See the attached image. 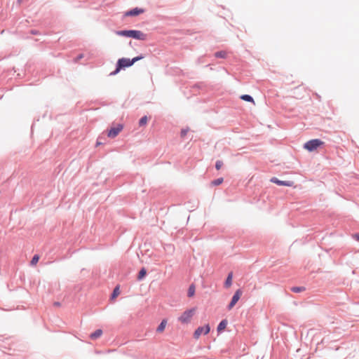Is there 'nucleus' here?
I'll return each instance as SVG.
<instances>
[{"label":"nucleus","instance_id":"nucleus-12","mask_svg":"<svg viewBox=\"0 0 359 359\" xmlns=\"http://www.w3.org/2000/svg\"><path fill=\"white\" fill-rule=\"evenodd\" d=\"M102 334V330L101 329H98L95 330L93 333H91V339H96L100 337Z\"/></svg>","mask_w":359,"mask_h":359},{"label":"nucleus","instance_id":"nucleus-19","mask_svg":"<svg viewBox=\"0 0 359 359\" xmlns=\"http://www.w3.org/2000/svg\"><path fill=\"white\" fill-rule=\"evenodd\" d=\"M148 118L146 116L142 117L139 121V125L140 126H145L147 123Z\"/></svg>","mask_w":359,"mask_h":359},{"label":"nucleus","instance_id":"nucleus-22","mask_svg":"<svg viewBox=\"0 0 359 359\" xmlns=\"http://www.w3.org/2000/svg\"><path fill=\"white\" fill-rule=\"evenodd\" d=\"M223 165V162L222 161H217L215 164V168L217 170H220L222 166Z\"/></svg>","mask_w":359,"mask_h":359},{"label":"nucleus","instance_id":"nucleus-7","mask_svg":"<svg viewBox=\"0 0 359 359\" xmlns=\"http://www.w3.org/2000/svg\"><path fill=\"white\" fill-rule=\"evenodd\" d=\"M123 129V126L121 124L117 125L116 127L111 128L108 131V137H115Z\"/></svg>","mask_w":359,"mask_h":359},{"label":"nucleus","instance_id":"nucleus-24","mask_svg":"<svg viewBox=\"0 0 359 359\" xmlns=\"http://www.w3.org/2000/svg\"><path fill=\"white\" fill-rule=\"evenodd\" d=\"M187 130H182L181 131V136L184 137L187 135Z\"/></svg>","mask_w":359,"mask_h":359},{"label":"nucleus","instance_id":"nucleus-1","mask_svg":"<svg viewBox=\"0 0 359 359\" xmlns=\"http://www.w3.org/2000/svg\"><path fill=\"white\" fill-rule=\"evenodd\" d=\"M116 34L119 36L132 37L142 41L147 39V34L139 30L118 31L116 32Z\"/></svg>","mask_w":359,"mask_h":359},{"label":"nucleus","instance_id":"nucleus-9","mask_svg":"<svg viewBox=\"0 0 359 359\" xmlns=\"http://www.w3.org/2000/svg\"><path fill=\"white\" fill-rule=\"evenodd\" d=\"M144 9L135 8L126 13L127 16H136L144 13Z\"/></svg>","mask_w":359,"mask_h":359},{"label":"nucleus","instance_id":"nucleus-20","mask_svg":"<svg viewBox=\"0 0 359 359\" xmlns=\"http://www.w3.org/2000/svg\"><path fill=\"white\" fill-rule=\"evenodd\" d=\"M39 256L38 255H34L30 262L31 265L36 264V263L39 262Z\"/></svg>","mask_w":359,"mask_h":359},{"label":"nucleus","instance_id":"nucleus-16","mask_svg":"<svg viewBox=\"0 0 359 359\" xmlns=\"http://www.w3.org/2000/svg\"><path fill=\"white\" fill-rule=\"evenodd\" d=\"M241 98L243 100H245V101H247V102H254L253 98L250 95H243L241 96Z\"/></svg>","mask_w":359,"mask_h":359},{"label":"nucleus","instance_id":"nucleus-21","mask_svg":"<svg viewBox=\"0 0 359 359\" xmlns=\"http://www.w3.org/2000/svg\"><path fill=\"white\" fill-rule=\"evenodd\" d=\"M146 273H147L146 269L144 268L140 270V271L139 272L138 279L140 280V279L143 278L145 276Z\"/></svg>","mask_w":359,"mask_h":359},{"label":"nucleus","instance_id":"nucleus-11","mask_svg":"<svg viewBox=\"0 0 359 359\" xmlns=\"http://www.w3.org/2000/svg\"><path fill=\"white\" fill-rule=\"evenodd\" d=\"M232 279H233V273L232 272H230L229 274H228V276L226 278V280L224 283V286L226 287H231V285H232Z\"/></svg>","mask_w":359,"mask_h":359},{"label":"nucleus","instance_id":"nucleus-8","mask_svg":"<svg viewBox=\"0 0 359 359\" xmlns=\"http://www.w3.org/2000/svg\"><path fill=\"white\" fill-rule=\"evenodd\" d=\"M271 182L279 185V186H286V187H292L294 182L292 181H281L276 177H273L271 180Z\"/></svg>","mask_w":359,"mask_h":359},{"label":"nucleus","instance_id":"nucleus-10","mask_svg":"<svg viewBox=\"0 0 359 359\" xmlns=\"http://www.w3.org/2000/svg\"><path fill=\"white\" fill-rule=\"evenodd\" d=\"M166 325H167V320L166 319H163L161 323H160V325L158 326L157 329H156V332H158V333H162L165 327H166Z\"/></svg>","mask_w":359,"mask_h":359},{"label":"nucleus","instance_id":"nucleus-23","mask_svg":"<svg viewBox=\"0 0 359 359\" xmlns=\"http://www.w3.org/2000/svg\"><path fill=\"white\" fill-rule=\"evenodd\" d=\"M291 290L294 292H299L303 291L304 288L303 287H294Z\"/></svg>","mask_w":359,"mask_h":359},{"label":"nucleus","instance_id":"nucleus-25","mask_svg":"<svg viewBox=\"0 0 359 359\" xmlns=\"http://www.w3.org/2000/svg\"><path fill=\"white\" fill-rule=\"evenodd\" d=\"M83 57V55L82 54H79L76 58H75V62H77L79 61L80 59H81Z\"/></svg>","mask_w":359,"mask_h":359},{"label":"nucleus","instance_id":"nucleus-27","mask_svg":"<svg viewBox=\"0 0 359 359\" xmlns=\"http://www.w3.org/2000/svg\"><path fill=\"white\" fill-rule=\"evenodd\" d=\"M358 241H359V234L355 236Z\"/></svg>","mask_w":359,"mask_h":359},{"label":"nucleus","instance_id":"nucleus-13","mask_svg":"<svg viewBox=\"0 0 359 359\" xmlns=\"http://www.w3.org/2000/svg\"><path fill=\"white\" fill-rule=\"evenodd\" d=\"M226 325H227L226 320H222L219 323V324L218 325L217 331L221 332V331L224 330L226 328Z\"/></svg>","mask_w":359,"mask_h":359},{"label":"nucleus","instance_id":"nucleus-2","mask_svg":"<svg viewBox=\"0 0 359 359\" xmlns=\"http://www.w3.org/2000/svg\"><path fill=\"white\" fill-rule=\"evenodd\" d=\"M196 307L191 308L189 309H187L184 311L179 317H178V321L183 324H189L191 323L192 318L196 313Z\"/></svg>","mask_w":359,"mask_h":359},{"label":"nucleus","instance_id":"nucleus-5","mask_svg":"<svg viewBox=\"0 0 359 359\" xmlns=\"http://www.w3.org/2000/svg\"><path fill=\"white\" fill-rule=\"evenodd\" d=\"M210 330L209 325H205L203 327H198L194 333V337L198 339L202 334H208Z\"/></svg>","mask_w":359,"mask_h":359},{"label":"nucleus","instance_id":"nucleus-4","mask_svg":"<svg viewBox=\"0 0 359 359\" xmlns=\"http://www.w3.org/2000/svg\"><path fill=\"white\" fill-rule=\"evenodd\" d=\"M323 144V142L318 140V139H314L308 141L304 144V149L309 151H312L315 149H316L318 147Z\"/></svg>","mask_w":359,"mask_h":359},{"label":"nucleus","instance_id":"nucleus-14","mask_svg":"<svg viewBox=\"0 0 359 359\" xmlns=\"http://www.w3.org/2000/svg\"><path fill=\"white\" fill-rule=\"evenodd\" d=\"M227 55V53L224 50L218 51L215 53L216 57L225 58Z\"/></svg>","mask_w":359,"mask_h":359},{"label":"nucleus","instance_id":"nucleus-17","mask_svg":"<svg viewBox=\"0 0 359 359\" xmlns=\"http://www.w3.org/2000/svg\"><path fill=\"white\" fill-rule=\"evenodd\" d=\"M224 180L222 177L218 178L211 182V184L213 186H218L223 182Z\"/></svg>","mask_w":359,"mask_h":359},{"label":"nucleus","instance_id":"nucleus-3","mask_svg":"<svg viewBox=\"0 0 359 359\" xmlns=\"http://www.w3.org/2000/svg\"><path fill=\"white\" fill-rule=\"evenodd\" d=\"M142 56H137L134 57L132 60L128 58H121L118 61V67L114 74L117 73L120 69L132 66L135 62L142 59Z\"/></svg>","mask_w":359,"mask_h":359},{"label":"nucleus","instance_id":"nucleus-6","mask_svg":"<svg viewBox=\"0 0 359 359\" xmlns=\"http://www.w3.org/2000/svg\"><path fill=\"white\" fill-rule=\"evenodd\" d=\"M241 295H242V291L241 290H237L235 292V293L231 299V301L228 306V309L229 310H231L236 305V304L238 302V301L241 298Z\"/></svg>","mask_w":359,"mask_h":359},{"label":"nucleus","instance_id":"nucleus-18","mask_svg":"<svg viewBox=\"0 0 359 359\" xmlns=\"http://www.w3.org/2000/svg\"><path fill=\"white\" fill-rule=\"evenodd\" d=\"M195 294V287L194 285H191L188 290V296L191 297Z\"/></svg>","mask_w":359,"mask_h":359},{"label":"nucleus","instance_id":"nucleus-28","mask_svg":"<svg viewBox=\"0 0 359 359\" xmlns=\"http://www.w3.org/2000/svg\"><path fill=\"white\" fill-rule=\"evenodd\" d=\"M101 144V142H99V141H97V145H99V144Z\"/></svg>","mask_w":359,"mask_h":359},{"label":"nucleus","instance_id":"nucleus-26","mask_svg":"<svg viewBox=\"0 0 359 359\" xmlns=\"http://www.w3.org/2000/svg\"><path fill=\"white\" fill-rule=\"evenodd\" d=\"M53 305H54L55 306H60L61 305V304H60V302H55L53 303Z\"/></svg>","mask_w":359,"mask_h":359},{"label":"nucleus","instance_id":"nucleus-15","mask_svg":"<svg viewBox=\"0 0 359 359\" xmlns=\"http://www.w3.org/2000/svg\"><path fill=\"white\" fill-rule=\"evenodd\" d=\"M120 294V290L119 286H116L113 291V293L111 294V299H116L118 295Z\"/></svg>","mask_w":359,"mask_h":359}]
</instances>
